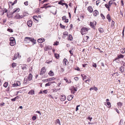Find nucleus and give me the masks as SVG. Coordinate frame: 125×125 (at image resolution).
I'll list each match as a JSON object with an SVG mask.
<instances>
[{
	"mask_svg": "<svg viewBox=\"0 0 125 125\" xmlns=\"http://www.w3.org/2000/svg\"><path fill=\"white\" fill-rule=\"evenodd\" d=\"M10 44L12 46H14L16 44V41L15 39L13 37H11L10 38Z\"/></svg>",
	"mask_w": 125,
	"mask_h": 125,
	"instance_id": "1",
	"label": "nucleus"
},
{
	"mask_svg": "<svg viewBox=\"0 0 125 125\" xmlns=\"http://www.w3.org/2000/svg\"><path fill=\"white\" fill-rule=\"evenodd\" d=\"M88 29L86 28L83 27L82 28L81 30V32L82 35H83L87 33Z\"/></svg>",
	"mask_w": 125,
	"mask_h": 125,
	"instance_id": "2",
	"label": "nucleus"
},
{
	"mask_svg": "<svg viewBox=\"0 0 125 125\" xmlns=\"http://www.w3.org/2000/svg\"><path fill=\"white\" fill-rule=\"evenodd\" d=\"M46 70L44 67H43L41 69L40 74L41 75H43L46 72Z\"/></svg>",
	"mask_w": 125,
	"mask_h": 125,
	"instance_id": "3",
	"label": "nucleus"
},
{
	"mask_svg": "<svg viewBox=\"0 0 125 125\" xmlns=\"http://www.w3.org/2000/svg\"><path fill=\"white\" fill-rule=\"evenodd\" d=\"M30 81L27 78V76H26L24 78L23 83L25 84H27L29 83V81Z\"/></svg>",
	"mask_w": 125,
	"mask_h": 125,
	"instance_id": "4",
	"label": "nucleus"
},
{
	"mask_svg": "<svg viewBox=\"0 0 125 125\" xmlns=\"http://www.w3.org/2000/svg\"><path fill=\"white\" fill-rule=\"evenodd\" d=\"M28 66L25 64H24L21 66V69L24 71L27 69Z\"/></svg>",
	"mask_w": 125,
	"mask_h": 125,
	"instance_id": "5",
	"label": "nucleus"
},
{
	"mask_svg": "<svg viewBox=\"0 0 125 125\" xmlns=\"http://www.w3.org/2000/svg\"><path fill=\"white\" fill-rule=\"evenodd\" d=\"M49 4V3H46L43 4V6L42 7V8H45V9H46L47 8L50 7H51L50 5H48Z\"/></svg>",
	"mask_w": 125,
	"mask_h": 125,
	"instance_id": "6",
	"label": "nucleus"
},
{
	"mask_svg": "<svg viewBox=\"0 0 125 125\" xmlns=\"http://www.w3.org/2000/svg\"><path fill=\"white\" fill-rule=\"evenodd\" d=\"M73 95H68L67 97V99L68 101H70L72 99L73 97Z\"/></svg>",
	"mask_w": 125,
	"mask_h": 125,
	"instance_id": "7",
	"label": "nucleus"
},
{
	"mask_svg": "<svg viewBox=\"0 0 125 125\" xmlns=\"http://www.w3.org/2000/svg\"><path fill=\"white\" fill-rule=\"evenodd\" d=\"M63 62L64 65L65 66L67 65L68 63V62L67 60L65 58H64L63 60Z\"/></svg>",
	"mask_w": 125,
	"mask_h": 125,
	"instance_id": "8",
	"label": "nucleus"
},
{
	"mask_svg": "<svg viewBox=\"0 0 125 125\" xmlns=\"http://www.w3.org/2000/svg\"><path fill=\"white\" fill-rule=\"evenodd\" d=\"M32 21L31 20L28 21L27 22V24L28 26L29 27H31L32 25Z\"/></svg>",
	"mask_w": 125,
	"mask_h": 125,
	"instance_id": "9",
	"label": "nucleus"
},
{
	"mask_svg": "<svg viewBox=\"0 0 125 125\" xmlns=\"http://www.w3.org/2000/svg\"><path fill=\"white\" fill-rule=\"evenodd\" d=\"M93 13L94 16H96L97 15H98L99 14L98 12L96 10H95L93 11Z\"/></svg>",
	"mask_w": 125,
	"mask_h": 125,
	"instance_id": "10",
	"label": "nucleus"
},
{
	"mask_svg": "<svg viewBox=\"0 0 125 125\" xmlns=\"http://www.w3.org/2000/svg\"><path fill=\"white\" fill-rule=\"evenodd\" d=\"M27 78L28 79V80L29 81H31L32 79V75L30 73L28 75V76H27Z\"/></svg>",
	"mask_w": 125,
	"mask_h": 125,
	"instance_id": "11",
	"label": "nucleus"
},
{
	"mask_svg": "<svg viewBox=\"0 0 125 125\" xmlns=\"http://www.w3.org/2000/svg\"><path fill=\"white\" fill-rule=\"evenodd\" d=\"M87 9L90 13L92 12L93 11V9L91 6H89L88 7Z\"/></svg>",
	"mask_w": 125,
	"mask_h": 125,
	"instance_id": "12",
	"label": "nucleus"
},
{
	"mask_svg": "<svg viewBox=\"0 0 125 125\" xmlns=\"http://www.w3.org/2000/svg\"><path fill=\"white\" fill-rule=\"evenodd\" d=\"M28 94H31V95H33L34 94V90H31L28 93Z\"/></svg>",
	"mask_w": 125,
	"mask_h": 125,
	"instance_id": "13",
	"label": "nucleus"
},
{
	"mask_svg": "<svg viewBox=\"0 0 125 125\" xmlns=\"http://www.w3.org/2000/svg\"><path fill=\"white\" fill-rule=\"evenodd\" d=\"M44 38H42L38 39L37 40V41L39 43H42L44 41Z\"/></svg>",
	"mask_w": 125,
	"mask_h": 125,
	"instance_id": "14",
	"label": "nucleus"
},
{
	"mask_svg": "<svg viewBox=\"0 0 125 125\" xmlns=\"http://www.w3.org/2000/svg\"><path fill=\"white\" fill-rule=\"evenodd\" d=\"M60 100L61 101H64L66 99V97L65 95H61Z\"/></svg>",
	"mask_w": 125,
	"mask_h": 125,
	"instance_id": "15",
	"label": "nucleus"
},
{
	"mask_svg": "<svg viewBox=\"0 0 125 125\" xmlns=\"http://www.w3.org/2000/svg\"><path fill=\"white\" fill-rule=\"evenodd\" d=\"M23 17V16H22V15L20 16L18 14H16V19H21Z\"/></svg>",
	"mask_w": 125,
	"mask_h": 125,
	"instance_id": "16",
	"label": "nucleus"
},
{
	"mask_svg": "<svg viewBox=\"0 0 125 125\" xmlns=\"http://www.w3.org/2000/svg\"><path fill=\"white\" fill-rule=\"evenodd\" d=\"M16 2V0H15L14 1V2L13 3H12L10 1L9 2V5L10 7V6H11L15 4V3Z\"/></svg>",
	"mask_w": 125,
	"mask_h": 125,
	"instance_id": "17",
	"label": "nucleus"
},
{
	"mask_svg": "<svg viewBox=\"0 0 125 125\" xmlns=\"http://www.w3.org/2000/svg\"><path fill=\"white\" fill-rule=\"evenodd\" d=\"M29 41H31L33 42V44H35V41L34 39L32 38H30Z\"/></svg>",
	"mask_w": 125,
	"mask_h": 125,
	"instance_id": "18",
	"label": "nucleus"
},
{
	"mask_svg": "<svg viewBox=\"0 0 125 125\" xmlns=\"http://www.w3.org/2000/svg\"><path fill=\"white\" fill-rule=\"evenodd\" d=\"M63 80H65L66 82L68 83H71V81L70 80H67L66 77H64V78Z\"/></svg>",
	"mask_w": 125,
	"mask_h": 125,
	"instance_id": "19",
	"label": "nucleus"
},
{
	"mask_svg": "<svg viewBox=\"0 0 125 125\" xmlns=\"http://www.w3.org/2000/svg\"><path fill=\"white\" fill-rule=\"evenodd\" d=\"M119 69L120 71L122 73H123L124 71V67L122 66Z\"/></svg>",
	"mask_w": 125,
	"mask_h": 125,
	"instance_id": "20",
	"label": "nucleus"
},
{
	"mask_svg": "<svg viewBox=\"0 0 125 125\" xmlns=\"http://www.w3.org/2000/svg\"><path fill=\"white\" fill-rule=\"evenodd\" d=\"M48 74L50 76H52L54 75V73L51 71H50L48 73Z\"/></svg>",
	"mask_w": 125,
	"mask_h": 125,
	"instance_id": "21",
	"label": "nucleus"
},
{
	"mask_svg": "<svg viewBox=\"0 0 125 125\" xmlns=\"http://www.w3.org/2000/svg\"><path fill=\"white\" fill-rule=\"evenodd\" d=\"M73 39V37L72 35L69 34V38H68V40L72 41Z\"/></svg>",
	"mask_w": 125,
	"mask_h": 125,
	"instance_id": "22",
	"label": "nucleus"
},
{
	"mask_svg": "<svg viewBox=\"0 0 125 125\" xmlns=\"http://www.w3.org/2000/svg\"><path fill=\"white\" fill-rule=\"evenodd\" d=\"M55 123L56 124H58L59 125H61L60 122L58 119H57L56 120Z\"/></svg>",
	"mask_w": 125,
	"mask_h": 125,
	"instance_id": "23",
	"label": "nucleus"
},
{
	"mask_svg": "<svg viewBox=\"0 0 125 125\" xmlns=\"http://www.w3.org/2000/svg\"><path fill=\"white\" fill-rule=\"evenodd\" d=\"M106 18L108 20L109 22H110L111 21V19L110 18V15L109 14H108L106 16Z\"/></svg>",
	"mask_w": 125,
	"mask_h": 125,
	"instance_id": "24",
	"label": "nucleus"
},
{
	"mask_svg": "<svg viewBox=\"0 0 125 125\" xmlns=\"http://www.w3.org/2000/svg\"><path fill=\"white\" fill-rule=\"evenodd\" d=\"M52 49V47L49 46H47L46 47V50L49 51L51 50Z\"/></svg>",
	"mask_w": 125,
	"mask_h": 125,
	"instance_id": "25",
	"label": "nucleus"
},
{
	"mask_svg": "<svg viewBox=\"0 0 125 125\" xmlns=\"http://www.w3.org/2000/svg\"><path fill=\"white\" fill-rule=\"evenodd\" d=\"M98 29L99 31L101 33H102L104 31V30L102 28H99Z\"/></svg>",
	"mask_w": 125,
	"mask_h": 125,
	"instance_id": "26",
	"label": "nucleus"
},
{
	"mask_svg": "<svg viewBox=\"0 0 125 125\" xmlns=\"http://www.w3.org/2000/svg\"><path fill=\"white\" fill-rule=\"evenodd\" d=\"M21 85L20 82V81H17L16 82V86H20Z\"/></svg>",
	"mask_w": 125,
	"mask_h": 125,
	"instance_id": "27",
	"label": "nucleus"
},
{
	"mask_svg": "<svg viewBox=\"0 0 125 125\" xmlns=\"http://www.w3.org/2000/svg\"><path fill=\"white\" fill-rule=\"evenodd\" d=\"M52 83H53L52 82H49L47 83H46V84H45V87H47V86H50L51 85V84Z\"/></svg>",
	"mask_w": 125,
	"mask_h": 125,
	"instance_id": "28",
	"label": "nucleus"
},
{
	"mask_svg": "<svg viewBox=\"0 0 125 125\" xmlns=\"http://www.w3.org/2000/svg\"><path fill=\"white\" fill-rule=\"evenodd\" d=\"M21 57V55H20L19 53L18 52L17 54V57H16V59L17 58H18V59H20Z\"/></svg>",
	"mask_w": 125,
	"mask_h": 125,
	"instance_id": "29",
	"label": "nucleus"
},
{
	"mask_svg": "<svg viewBox=\"0 0 125 125\" xmlns=\"http://www.w3.org/2000/svg\"><path fill=\"white\" fill-rule=\"evenodd\" d=\"M8 83L7 82H5L3 84V86L5 87V88H6L8 86Z\"/></svg>",
	"mask_w": 125,
	"mask_h": 125,
	"instance_id": "30",
	"label": "nucleus"
},
{
	"mask_svg": "<svg viewBox=\"0 0 125 125\" xmlns=\"http://www.w3.org/2000/svg\"><path fill=\"white\" fill-rule=\"evenodd\" d=\"M60 27L61 28L63 29H64L65 27V26L62 25L61 23L60 24Z\"/></svg>",
	"mask_w": 125,
	"mask_h": 125,
	"instance_id": "31",
	"label": "nucleus"
},
{
	"mask_svg": "<svg viewBox=\"0 0 125 125\" xmlns=\"http://www.w3.org/2000/svg\"><path fill=\"white\" fill-rule=\"evenodd\" d=\"M29 39H30V37H25L24 39V41H26L28 42L29 41Z\"/></svg>",
	"mask_w": 125,
	"mask_h": 125,
	"instance_id": "32",
	"label": "nucleus"
},
{
	"mask_svg": "<svg viewBox=\"0 0 125 125\" xmlns=\"http://www.w3.org/2000/svg\"><path fill=\"white\" fill-rule=\"evenodd\" d=\"M33 18L34 20V21H36L37 22L38 21V20L36 18H37V17L36 16H33L32 17Z\"/></svg>",
	"mask_w": 125,
	"mask_h": 125,
	"instance_id": "33",
	"label": "nucleus"
},
{
	"mask_svg": "<svg viewBox=\"0 0 125 125\" xmlns=\"http://www.w3.org/2000/svg\"><path fill=\"white\" fill-rule=\"evenodd\" d=\"M55 57L57 59H58L59 58V54L56 53L55 54Z\"/></svg>",
	"mask_w": 125,
	"mask_h": 125,
	"instance_id": "34",
	"label": "nucleus"
},
{
	"mask_svg": "<svg viewBox=\"0 0 125 125\" xmlns=\"http://www.w3.org/2000/svg\"><path fill=\"white\" fill-rule=\"evenodd\" d=\"M107 104L109 107H110L111 106V103L109 102H108L107 103Z\"/></svg>",
	"mask_w": 125,
	"mask_h": 125,
	"instance_id": "35",
	"label": "nucleus"
},
{
	"mask_svg": "<svg viewBox=\"0 0 125 125\" xmlns=\"http://www.w3.org/2000/svg\"><path fill=\"white\" fill-rule=\"evenodd\" d=\"M92 66L93 67H95V68H96V63H94L93 62L92 63Z\"/></svg>",
	"mask_w": 125,
	"mask_h": 125,
	"instance_id": "36",
	"label": "nucleus"
},
{
	"mask_svg": "<svg viewBox=\"0 0 125 125\" xmlns=\"http://www.w3.org/2000/svg\"><path fill=\"white\" fill-rule=\"evenodd\" d=\"M59 42L57 41H56L55 42H54V43L53 44V45H57L59 44Z\"/></svg>",
	"mask_w": 125,
	"mask_h": 125,
	"instance_id": "37",
	"label": "nucleus"
},
{
	"mask_svg": "<svg viewBox=\"0 0 125 125\" xmlns=\"http://www.w3.org/2000/svg\"><path fill=\"white\" fill-rule=\"evenodd\" d=\"M7 30L8 31L11 32H13V31L12 30V29H10L8 28L7 29Z\"/></svg>",
	"mask_w": 125,
	"mask_h": 125,
	"instance_id": "38",
	"label": "nucleus"
},
{
	"mask_svg": "<svg viewBox=\"0 0 125 125\" xmlns=\"http://www.w3.org/2000/svg\"><path fill=\"white\" fill-rule=\"evenodd\" d=\"M117 104L118 106H121L122 105V104L121 102H119L117 103Z\"/></svg>",
	"mask_w": 125,
	"mask_h": 125,
	"instance_id": "39",
	"label": "nucleus"
},
{
	"mask_svg": "<svg viewBox=\"0 0 125 125\" xmlns=\"http://www.w3.org/2000/svg\"><path fill=\"white\" fill-rule=\"evenodd\" d=\"M118 55L119 56L120 58H123L124 56V55L121 54H120L119 55Z\"/></svg>",
	"mask_w": 125,
	"mask_h": 125,
	"instance_id": "40",
	"label": "nucleus"
},
{
	"mask_svg": "<svg viewBox=\"0 0 125 125\" xmlns=\"http://www.w3.org/2000/svg\"><path fill=\"white\" fill-rule=\"evenodd\" d=\"M68 32L67 31L64 32L63 33V35H67L68 34Z\"/></svg>",
	"mask_w": 125,
	"mask_h": 125,
	"instance_id": "41",
	"label": "nucleus"
},
{
	"mask_svg": "<svg viewBox=\"0 0 125 125\" xmlns=\"http://www.w3.org/2000/svg\"><path fill=\"white\" fill-rule=\"evenodd\" d=\"M113 3V1L111 0H110L109 1V2L108 3H109V6H111V5H112V4Z\"/></svg>",
	"mask_w": 125,
	"mask_h": 125,
	"instance_id": "42",
	"label": "nucleus"
},
{
	"mask_svg": "<svg viewBox=\"0 0 125 125\" xmlns=\"http://www.w3.org/2000/svg\"><path fill=\"white\" fill-rule=\"evenodd\" d=\"M49 81H50L49 80V79H48L46 80H43V82H46Z\"/></svg>",
	"mask_w": 125,
	"mask_h": 125,
	"instance_id": "43",
	"label": "nucleus"
},
{
	"mask_svg": "<svg viewBox=\"0 0 125 125\" xmlns=\"http://www.w3.org/2000/svg\"><path fill=\"white\" fill-rule=\"evenodd\" d=\"M36 116H33L32 118V119L33 120H35L36 119Z\"/></svg>",
	"mask_w": 125,
	"mask_h": 125,
	"instance_id": "44",
	"label": "nucleus"
},
{
	"mask_svg": "<svg viewBox=\"0 0 125 125\" xmlns=\"http://www.w3.org/2000/svg\"><path fill=\"white\" fill-rule=\"evenodd\" d=\"M90 25L92 27H93L94 26V24H93V23L92 22H91L90 23Z\"/></svg>",
	"mask_w": 125,
	"mask_h": 125,
	"instance_id": "45",
	"label": "nucleus"
},
{
	"mask_svg": "<svg viewBox=\"0 0 125 125\" xmlns=\"http://www.w3.org/2000/svg\"><path fill=\"white\" fill-rule=\"evenodd\" d=\"M114 23H115L114 22V21H113V20H112V23L111 24V26L112 27H113L114 26Z\"/></svg>",
	"mask_w": 125,
	"mask_h": 125,
	"instance_id": "46",
	"label": "nucleus"
},
{
	"mask_svg": "<svg viewBox=\"0 0 125 125\" xmlns=\"http://www.w3.org/2000/svg\"><path fill=\"white\" fill-rule=\"evenodd\" d=\"M55 78H54V77H52L51 78H49V80L50 81H51L52 80H54L55 79Z\"/></svg>",
	"mask_w": 125,
	"mask_h": 125,
	"instance_id": "47",
	"label": "nucleus"
},
{
	"mask_svg": "<svg viewBox=\"0 0 125 125\" xmlns=\"http://www.w3.org/2000/svg\"><path fill=\"white\" fill-rule=\"evenodd\" d=\"M16 66L15 63H13L12 65V67L14 68Z\"/></svg>",
	"mask_w": 125,
	"mask_h": 125,
	"instance_id": "48",
	"label": "nucleus"
},
{
	"mask_svg": "<svg viewBox=\"0 0 125 125\" xmlns=\"http://www.w3.org/2000/svg\"><path fill=\"white\" fill-rule=\"evenodd\" d=\"M101 16L102 17V18L103 19H105V17L104 15L102 13L101 14Z\"/></svg>",
	"mask_w": 125,
	"mask_h": 125,
	"instance_id": "49",
	"label": "nucleus"
},
{
	"mask_svg": "<svg viewBox=\"0 0 125 125\" xmlns=\"http://www.w3.org/2000/svg\"><path fill=\"white\" fill-rule=\"evenodd\" d=\"M121 53H124L125 52V48H124L123 49V51H121Z\"/></svg>",
	"mask_w": 125,
	"mask_h": 125,
	"instance_id": "50",
	"label": "nucleus"
},
{
	"mask_svg": "<svg viewBox=\"0 0 125 125\" xmlns=\"http://www.w3.org/2000/svg\"><path fill=\"white\" fill-rule=\"evenodd\" d=\"M69 52L71 54V56H72L73 55V52H72V50H70L69 51Z\"/></svg>",
	"mask_w": 125,
	"mask_h": 125,
	"instance_id": "51",
	"label": "nucleus"
},
{
	"mask_svg": "<svg viewBox=\"0 0 125 125\" xmlns=\"http://www.w3.org/2000/svg\"><path fill=\"white\" fill-rule=\"evenodd\" d=\"M28 1H26L24 3V4L26 6H27L28 5Z\"/></svg>",
	"mask_w": 125,
	"mask_h": 125,
	"instance_id": "52",
	"label": "nucleus"
},
{
	"mask_svg": "<svg viewBox=\"0 0 125 125\" xmlns=\"http://www.w3.org/2000/svg\"><path fill=\"white\" fill-rule=\"evenodd\" d=\"M59 4H61L62 5H63L64 4V3H62L61 1H60V2H59L58 3Z\"/></svg>",
	"mask_w": 125,
	"mask_h": 125,
	"instance_id": "53",
	"label": "nucleus"
},
{
	"mask_svg": "<svg viewBox=\"0 0 125 125\" xmlns=\"http://www.w3.org/2000/svg\"><path fill=\"white\" fill-rule=\"evenodd\" d=\"M48 91L47 90H45L43 91V93L44 94H46Z\"/></svg>",
	"mask_w": 125,
	"mask_h": 125,
	"instance_id": "54",
	"label": "nucleus"
},
{
	"mask_svg": "<svg viewBox=\"0 0 125 125\" xmlns=\"http://www.w3.org/2000/svg\"><path fill=\"white\" fill-rule=\"evenodd\" d=\"M26 14H27L28 13H27L26 12L25 13H23V15H22V16H23V17L25 16H27V15Z\"/></svg>",
	"mask_w": 125,
	"mask_h": 125,
	"instance_id": "55",
	"label": "nucleus"
},
{
	"mask_svg": "<svg viewBox=\"0 0 125 125\" xmlns=\"http://www.w3.org/2000/svg\"><path fill=\"white\" fill-rule=\"evenodd\" d=\"M122 63L123 64V66H125V62L124 61H122Z\"/></svg>",
	"mask_w": 125,
	"mask_h": 125,
	"instance_id": "56",
	"label": "nucleus"
},
{
	"mask_svg": "<svg viewBox=\"0 0 125 125\" xmlns=\"http://www.w3.org/2000/svg\"><path fill=\"white\" fill-rule=\"evenodd\" d=\"M66 16H63L62 17V20H65L66 19Z\"/></svg>",
	"mask_w": 125,
	"mask_h": 125,
	"instance_id": "57",
	"label": "nucleus"
},
{
	"mask_svg": "<svg viewBox=\"0 0 125 125\" xmlns=\"http://www.w3.org/2000/svg\"><path fill=\"white\" fill-rule=\"evenodd\" d=\"M106 7V8H109V6L107 4H105L104 5Z\"/></svg>",
	"mask_w": 125,
	"mask_h": 125,
	"instance_id": "58",
	"label": "nucleus"
},
{
	"mask_svg": "<svg viewBox=\"0 0 125 125\" xmlns=\"http://www.w3.org/2000/svg\"><path fill=\"white\" fill-rule=\"evenodd\" d=\"M119 58H120L118 55L117 56V57L115 59V60L116 61Z\"/></svg>",
	"mask_w": 125,
	"mask_h": 125,
	"instance_id": "59",
	"label": "nucleus"
},
{
	"mask_svg": "<svg viewBox=\"0 0 125 125\" xmlns=\"http://www.w3.org/2000/svg\"><path fill=\"white\" fill-rule=\"evenodd\" d=\"M68 19H65V21H64V22L65 23L68 22Z\"/></svg>",
	"mask_w": 125,
	"mask_h": 125,
	"instance_id": "60",
	"label": "nucleus"
},
{
	"mask_svg": "<svg viewBox=\"0 0 125 125\" xmlns=\"http://www.w3.org/2000/svg\"><path fill=\"white\" fill-rule=\"evenodd\" d=\"M115 110L119 114V111L117 109L115 108Z\"/></svg>",
	"mask_w": 125,
	"mask_h": 125,
	"instance_id": "61",
	"label": "nucleus"
},
{
	"mask_svg": "<svg viewBox=\"0 0 125 125\" xmlns=\"http://www.w3.org/2000/svg\"><path fill=\"white\" fill-rule=\"evenodd\" d=\"M7 10L6 9H4V10H3V12H4L6 13L7 11Z\"/></svg>",
	"mask_w": 125,
	"mask_h": 125,
	"instance_id": "62",
	"label": "nucleus"
},
{
	"mask_svg": "<svg viewBox=\"0 0 125 125\" xmlns=\"http://www.w3.org/2000/svg\"><path fill=\"white\" fill-rule=\"evenodd\" d=\"M11 100L12 101H14L16 100V97L14 98L11 99Z\"/></svg>",
	"mask_w": 125,
	"mask_h": 125,
	"instance_id": "63",
	"label": "nucleus"
},
{
	"mask_svg": "<svg viewBox=\"0 0 125 125\" xmlns=\"http://www.w3.org/2000/svg\"><path fill=\"white\" fill-rule=\"evenodd\" d=\"M74 79L76 81H77L78 80V77H75Z\"/></svg>",
	"mask_w": 125,
	"mask_h": 125,
	"instance_id": "64",
	"label": "nucleus"
}]
</instances>
